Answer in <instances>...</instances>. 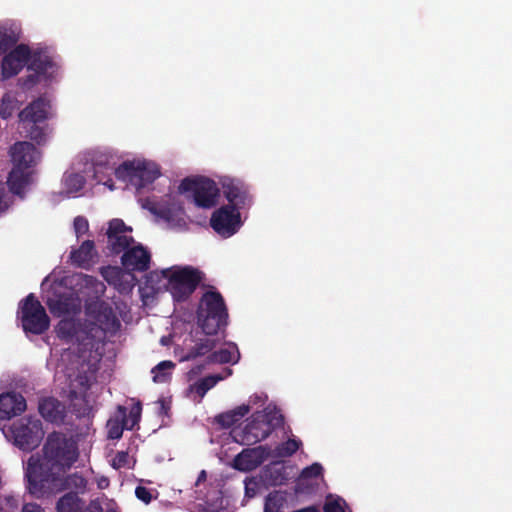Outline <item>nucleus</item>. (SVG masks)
<instances>
[{"instance_id":"f257e3e1","label":"nucleus","mask_w":512,"mask_h":512,"mask_svg":"<svg viewBox=\"0 0 512 512\" xmlns=\"http://www.w3.org/2000/svg\"><path fill=\"white\" fill-rule=\"evenodd\" d=\"M77 441L63 432L48 434L41 454L31 455L25 468L26 490L36 493L45 491L59 483L60 476L66 474L79 459Z\"/></svg>"},{"instance_id":"f03ea898","label":"nucleus","mask_w":512,"mask_h":512,"mask_svg":"<svg viewBox=\"0 0 512 512\" xmlns=\"http://www.w3.org/2000/svg\"><path fill=\"white\" fill-rule=\"evenodd\" d=\"M82 287L91 289L96 298L104 294L106 287L103 282L91 275L80 276ZM86 321L82 325V332L86 338L93 341H103L107 334L114 335L121 327L112 306L103 300H91L85 304Z\"/></svg>"},{"instance_id":"7ed1b4c3","label":"nucleus","mask_w":512,"mask_h":512,"mask_svg":"<svg viewBox=\"0 0 512 512\" xmlns=\"http://www.w3.org/2000/svg\"><path fill=\"white\" fill-rule=\"evenodd\" d=\"M10 155L13 168L9 173L7 184L13 194L24 198L25 188L31 182V168L36 164L38 151L32 143L19 141L10 148Z\"/></svg>"},{"instance_id":"20e7f679","label":"nucleus","mask_w":512,"mask_h":512,"mask_svg":"<svg viewBox=\"0 0 512 512\" xmlns=\"http://www.w3.org/2000/svg\"><path fill=\"white\" fill-rule=\"evenodd\" d=\"M197 323L206 335H216L228 325V309L217 290L206 291L197 308Z\"/></svg>"},{"instance_id":"39448f33","label":"nucleus","mask_w":512,"mask_h":512,"mask_svg":"<svg viewBox=\"0 0 512 512\" xmlns=\"http://www.w3.org/2000/svg\"><path fill=\"white\" fill-rule=\"evenodd\" d=\"M51 108L50 101L40 96L33 100L18 114L19 121L27 132V137L35 141L37 144L45 142V122L49 117Z\"/></svg>"},{"instance_id":"423d86ee","label":"nucleus","mask_w":512,"mask_h":512,"mask_svg":"<svg viewBox=\"0 0 512 512\" xmlns=\"http://www.w3.org/2000/svg\"><path fill=\"white\" fill-rule=\"evenodd\" d=\"M168 280V290L174 301L184 302L194 293L203 278V273L191 266L178 268L174 271L163 270Z\"/></svg>"},{"instance_id":"0eeeda50","label":"nucleus","mask_w":512,"mask_h":512,"mask_svg":"<svg viewBox=\"0 0 512 512\" xmlns=\"http://www.w3.org/2000/svg\"><path fill=\"white\" fill-rule=\"evenodd\" d=\"M18 316L26 333L41 335L48 330L49 316L45 308L33 293L27 295L19 304Z\"/></svg>"},{"instance_id":"6e6552de","label":"nucleus","mask_w":512,"mask_h":512,"mask_svg":"<svg viewBox=\"0 0 512 512\" xmlns=\"http://www.w3.org/2000/svg\"><path fill=\"white\" fill-rule=\"evenodd\" d=\"M115 176L119 180L128 181L140 190L153 183L160 176V170L153 163L125 161L117 167Z\"/></svg>"},{"instance_id":"1a4fd4ad","label":"nucleus","mask_w":512,"mask_h":512,"mask_svg":"<svg viewBox=\"0 0 512 512\" xmlns=\"http://www.w3.org/2000/svg\"><path fill=\"white\" fill-rule=\"evenodd\" d=\"M181 193L192 192L197 207L209 209L217 204L219 188L216 183L207 177L184 178L180 185Z\"/></svg>"},{"instance_id":"9d476101","label":"nucleus","mask_w":512,"mask_h":512,"mask_svg":"<svg viewBox=\"0 0 512 512\" xmlns=\"http://www.w3.org/2000/svg\"><path fill=\"white\" fill-rule=\"evenodd\" d=\"M14 444L23 451H32L40 444L44 432L39 419L24 417L10 428Z\"/></svg>"},{"instance_id":"9b49d317","label":"nucleus","mask_w":512,"mask_h":512,"mask_svg":"<svg viewBox=\"0 0 512 512\" xmlns=\"http://www.w3.org/2000/svg\"><path fill=\"white\" fill-rule=\"evenodd\" d=\"M210 226L221 237L233 236L242 226L239 209L230 205L221 206L212 213Z\"/></svg>"},{"instance_id":"f8f14e48","label":"nucleus","mask_w":512,"mask_h":512,"mask_svg":"<svg viewBox=\"0 0 512 512\" xmlns=\"http://www.w3.org/2000/svg\"><path fill=\"white\" fill-rule=\"evenodd\" d=\"M221 188L227 205L237 209L249 207L252 203L249 186L241 179L230 176H223L220 179Z\"/></svg>"},{"instance_id":"ddd939ff","label":"nucleus","mask_w":512,"mask_h":512,"mask_svg":"<svg viewBox=\"0 0 512 512\" xmlns=\"http://www.w3.org/2000/svg\"><path fill=\"white\" fill-rule=\"evenodd\" d=\"M87 483L86 478L77 472L68 475L62 474L60 476L59 483L55 486H51L48 489H45V491H40L38 493L34 490H28L27 492L38 499L67 489L75 490L74 493L78 495V493H84L86 491Z\"/></svg>"},{"instance_id":"4468645a","label":"nucleus","mask_w":512,"mask_h":512,"mask_svg":"<svg viewBox=\"0 0 512 512\" xmlns=\"http://www.w3.org/2000/svg\"><path fill=\"white\" fill-rule=\"evenodd\" d=\"M270 456V448L258 446L244 449L234 459V467L239 471H252L259 467Z\"/></svg>"},{"instance_id":"2eb2a0df","label":"nucleus","mask_w":512,"mask_h":512,"mask_svg":"<svg viewBox=\"0 0 512 512\" xmlns=\"http://www.w3.org/2000/svg\"><path fill=\"white\" fill-rule=\"evenodd\" d=\"M151 255L147 249L138 245L127 249L121 257L122 265L132 271L144 272L150 267Z\"/></svg>"},{"instance_id":"dca6fc26","label":"nucleus","mask_w":512,"mask_h":512,"mask_svg":"<svg viewBox=\"0 0 512 512\" xmlns=\"http://www.w3.org/2000/svg\"><path fill=\"white\" fill-rule=\"evenodd\" d=\"M26 400L18 393H3L0 395V419L9 420L26 410Z\"/></svg>"},{"instance_id":"f3484780","label":"nucleus","mask_w":512,"mask_h":512,"mask_svg":"<svg viewBox=\"0 0 512 512\" xmlns=\"http://www.w3.org/2000/svg\"><path fill=\"white\" fill-rule=\"evenodd\" d=\"M40 415L50 423L62 424L66 417V406L54 397H45L39 401Z\"/></svg>"},{"instance_id":"a211bd4d","label":"nucleus","mask_w":512,"mask_h":512,"mask_svg":"<svg viewBox=\"0 0 512 512\" xmlns=\"http://www.w3.org/2000/svg\"><path fill=\"white\" fill-rule=\"evenodd\" d=\"M47 306L55 316L75 314L79 311L78 300L70 294H59L49 298Z\"/></svg>"},{"instance_id":"6ab92c4d","label":"nucleus","mask_w":512,"mask_h":512,"mask_svg":"<svg viewBox=\"0 0 512 512\" xmlns=\"http://www.w3.org/2000/svg\"><path fill=\"white\" fill-rule=\"evenodd\" d=\"M95 254L94 242L92 240H86L78 249L71 251L70 259L73 265L88 269L91 266Z\"/></svg>"},{"instance_id":"aec40b11","label":"nucleus","mask_w":512,"mask_h":512,"mask_svg":"<svg viewBox=\"0 0 512 512\" xmlns=\"http://www.w3.org/2000/svg\"><path fill=\"white\" fill-rule=\"evenodd\" d=\"M261 419L264 423L265 431H262L256 439H266L275 430L284 425V416L279 410H270L265 413L261 412Z\"/></svg>"},{"instance_id":"412c9836","label":"nucleus","mask_w":512,"mask_h":512,"mask_svg":"<svg viewBox=\"0 0 512 512\" xmlns=\"http://www.w3.org/2000/svg\"><path fill=\"white\" fill-rule=\"evenodd\" d=\"M85 508V501L72 491L64 494L56 503L57 512H83Z\"/></svg>"},{"instance_id":"4be33fe9","label":"nucleus","mask_w":512,"mask_h":512,"mask_svg":"<svg viewBox=\"0 0 512 512\" xmlns=\"http://www.w3.org/2000/svg\"><path fill=\"white\" fill-rule=\"evenodd\" d=\"M53 65V61L49 55L42 50H35L30 56L28 70L43 76L48 73L49 69H51Z\"/></svg>"},{"instance_id":"5701e85b","label":"nucleus","mask_w":512,"mask_h":512,"mask_svg":"<svg viewBox=\"0 0 512 512\" xmlns=\"http://www.w3.org/2000/svg\"><path fill=\"white\" fill-rule=\"evenodd\" d=\"M113 165H110L108 161H96L93 164V177L97 183L103 184L108 187L110 190L114 189V182L112 180L111 173L115 174V170Z\"/></svg>"},{"instance_id":"b1692460","label":"nucleus","mask_w":512,"mask_h":512,"mask_svg":"<svg viewBox=\"0 0 512 512\" xmlns=\"http://www.w3.org/2000/svg\"><path fill=\"white\" fill-rule=\"evenodd\" d=\"M239 359H240V353L235 344L229 346L228 348H223L218 351H214L207 357V360L209 363H220V364H226V363L235 364L239 361Z\"/></svg>"},{"instance_id":"393cba45","label":"nucleus","mask_w":512,"mask_h":512,"mask_svg":"<svg viewBox=\"0 0 512 512\" xmlns=\"http://www.w3.org/2000/svg\"><path fill=\"white\" fill-rule=\"evenodd\" d=\"M262 431H265V429L264 423L261 419V412H255L243 430L244 437L247 442L256 443L263 440L256 439V436H258Z\"/></svg>"},{"instance_id":"a878e982","label":"nucleus","mask_w":512,"mask_h":512,"mask_svg":"<svg viewBox=\"0 0 512 512\" xmlns=\"http://www.w3.org/2000/svg\"><path fill=\"white\" fill-rule=\"evenodd\" d=\"M19 32L12 26L0 25V54L7 52L19 40Z\"/></svg>"},{"instance_id":"bb28decb","label":"nucleus","mask_w":512,"mask_h":512,"mask_svg":"<svg viewBox=\"0 0 512 512\" xmlns=\"http://www.w3.org/2000/svg\"><path fill=\"white\" fill-rule=\"evenodd\" d=\"M141 410V404L137 403L131 408L129 414L127 415L126 408L123 406H118V414L122 422H124L126 430H132L136 425H138L141 418Z\"/></svg>"},{"instance_id":"cd10ccee","label":"nucleus","mask_w":512,"mask_h":512,"mask_svg":"<svg viewBox=\"0 0 512 512\" xmlns=\"http://www.w3.org/2000/svg\"><path fill=\"white\" fill-rule=\"evenodd\" d=\"M216 346V342L211 339H204L192 347L182 358L181 361H189L197 357L204 356L211 352Z\"/></svg>"},{"instance_id":"c85d7f7f","label":"nucleus","mask_w":512,"mask_h":512,"mask_svg":"<svg viewBox=\"0 0 512 512\" xmlns=\"http://www.w3.org/2000/svg\"><path fill=\"white\" fill-rule=\"evenodd\" d=\"M223 379V376L220 374L206 376L197 381L191 387V390H193L199 397L202 398L211 388H213L219 381Z\"/></svg>"},{"instance_id":"c756f323","label":"nucleus","mask_w":512,"mask_h":512,"mask_svg":"<svg viewBox=\"0 0 512 512\" xmlns=\"http://www.w3.org/2000/svg\"><path fill=\"white\" fill-rule=\"evenodd\" d=\"M56 333L60 339L72 340L77 337L78 325L73 320H61L56 326Z\"/></svg>"},{"instance_id":"7c9ffc66","label":"nucleus","mask_w":512,"mask_h":512,"mask_svg":"<svg viewBox=\"0 0 512 512\" xmlns=\"http://www.w3.org/2000/svg\"><path fill=\"white\" fill-rule=\"evenodd\" d=\"M175 367V363L170 360L161 361L153 369V381L155 383H164L171 378V370Z\"/></svg>"},{"instance_id":"2f4dec72","label":"nucleus","mask_w":512,"mask_h":512,"mask_svg":"<svg viewBox=\"0 0 512 512\" xmlns=\"http://www.w3.org/2000/svg\"><path fill=\"white\" fill-rule=\"evenodd\" d=\"M132 242H134V239L131 236L115 235L108 238V248L113 254H120L123 251L125 252Z\"/></svg>"},{"instance_id":"473e14b6","label":"nucleus","mask_w":512,"mask_h":512,"mask_svg":"<svg viewBox=\"0 0 512 512\" xmlns=\"http://www.w3.org/2000/svg\"><path fill=\"white\" fill-rule=\"evenodd\" d=\"M285 502V497L279 491L270 492L265 499L264 512H283Z\"/></svg>"},{"instance_id":"72a5a7b5","label":"nucleus","mask_w":512,"mask_h":512,"mask_svg":"<svg viewBox=\"0 0 512 512\" xmlns=\"http://www.w3.org/2000/svg\"><path fill=\"white\" fill-rule=\"evenodd\" d=\"M24 66L25 65L15 59L10 58V60L7 61V56L5 55L1 65L2 76L4 78H11L17 75Z\"/></svg>"},{"instance_id":"f704fd0d","label":"nucleus","mask_w":512,"mask_h":512,"mask_svg":"<svg viewBox=\"0 0 512 512\" xmlns=\"http://www.w3.org/2000/svg\"><path fill=\"white\" fill-rule=\"evenodd\" d=\"M302 445L301 440L295 438H289L287 441L281 443L277 448V455L280 457H291L295 454L300 446Z\"/></svg>"},{"instance_id":"c9c22d12","label":"nucleus","mask_w":512,"mask_h":512,"mask_svg":"<svg viewBox=\"0 0 512 512\" xmlns=\"http://www.w3.org/2000/svg\"><path fill=\"white\" fill-rule=\"evenodd\" d=\"M32 52L30 48L25 44L17 45L13 50H11L6 56L7 61L11 59L18 60L23 65L28 64L30 56Z\"/></svg>"},{"instance_id":"e433bc0d","label":"nucleus","mask_w":512,"mask_h":512,"mask_svg":"<svg viewBox=\"0 0 512 512\" xmlns=\"http://www.w3.org/2000/svg\"><path fill=\"white\" fill-rule=\"evenodd\" d=\"M108 438L112 440L120 439L123 431L126 429L124 422L118 416L116 419H110L107 422Z\"/></svg>"},{"instance_id":"4c0bfd02","label":"nucleus","mask_w":512,"mask_h":512,"mask_svg":"<svg viewBox=\"0 0 512 512\" xmlns=\"http://www.w3.org/2000/svg\"><path fill=\"white\" fill-rule=\"evenodd\" d=\"M17 100L6 94L3 96L1 105H0V117L3 119H8L11 117L16 109Z\"/></svg>"},{"instance_id":"58836bf2","label":"nucleus","mask_w":512,"mask_h":512,"mask_svg":"<svg viewBox=\"0 0 512 512\" xmlns=\"http://www.w3.org/2000/svg\"><path fill=\"white\" fill-rule=\"evenodd\" d=\"M131 230H132L131 228H129L125 225L123 220L115 218L109 222V227H108L106 234H107V238H111V236L113 237L115 235H122L126 231H131Z\"/></svg>"},{"instance_id":"ea45409f","label":"nucleus","mask_w":512,"mask_h":512,"mask_svg":"<svg viewBox=\"0 0 512 512\" xmlns=\"http://www.w3.org/2000/svg\"><path fill=\"white\" fill-rule=\"evenodd\" d=\"M130 456L126 451H118L112 459V467L115 469L129 468Z\"/></svg>"},{"instance_id":"a19ab883","label":"nucleus","mask_w":512,"mask_h":512,"mask_svg":"<svg viewBox=\"0 0 512 512\" xmlns=\"http://www.w3.org/2000/svg\"><path fill=\"white\" fill-rule=\"evenodd\" d=\"M322 472H323V467L321 464L319 463H313L311 464L310 466L308 467H305L302 472H301V475L300 477L302 479H313V478H318L319 476L322 475Z\"/></svg>"},{"instance_id":"79ce46f5","label":"nucleus","mask_w":512,"mask_h":512,"mask_svg":"<svg viewBox=\"0 0 512 512\" xmlns=\"http://www.w3.org/2000/svg\"><path fill=\"white\" fill-rule=\"evenodd\" d=\"M216 421L224 428H230L238 422L232 410L219 414Z\"/></svg>"},{"instance_id":"37998d69","label":"nucleus","mask_w":512,"mask_h":512,"mask_svg":"<svg viewBox=\"0 0 512 512\" xmlns=\"http://www.w3.org/2000/svg\"><path fill=\"white\" fill-rule=\"evenodd\" d=\"M73 224H74V230H75V233H76L77 237L87 233L88 230H89L88 220L85 217H83V216H77L74 219V223Z\"/></svg>"},{"instance_id":"c03bdc74","label":"nucleus","mask_w":512,"mask_h":512,"mask_svg":"<svg viewBox=\"0 0 512 512\" xmlns=\"http://www.w3.org/2000/svg\"><path fill=\"white\" fill-rule=\"evenodd\" d=\"M41 74L33 72L26 77L20 78L19 82L23 89H30L40 81Z\"/></svg>"},{"instance_id":"a18cd8bd","label":"nucleus","mask_w":512,"mask_h":512,"mask_svg":"<svg viewBox=\"0 0 512 512\" xmlns=\"http://www.w3.org/2000/svg\"><path fill=\"white\" fill-rule=\"evenodd\" d=\"M67 184L74 188L75 191L80 190L84 185V179L79 174H71L66 179Z\"/></svg>"},{"instance_id":"49530a36","label":"nucleus","mask_w":512,"mask_h":512,"mask_svg":"<svg viewBox=\"0 0 512 512\" xmlns=\"http://www.w3.org/2000/svg\"><path fill=\"white\" fill-rule=\"evenodd\" d=\"M135 495L139 500L143 501L146 504H148L152 499V495H151L150 491L146 487H143V486H138L136 488Z\"/></svg>"},{"instance_id":"de8ad7c7","label":"nucleus","mask_w":512,"mask_h":512,"mask_svg":"<svg viewBox=\"0 0 512 512\" xmlns=\"http://www.w3.org/2000/svg\"><path fill=\"white\" fill-rule=\"evenodd\" d=\"M9 205L5 186L0 182V214L4 213L9 208Z\"/></svg>"},{"instance_id":"09e8293b","label":"nucleus","mask_w":512,"mask_h":512,"mask_svg":"<svg viewBox=\"0 0 512 512\" xmlns=\"http://www.w3.org/2000/svg\"><path fill=\"white\" fill-rule=\"evenodd\" d=\"M235 418L240 421L244 416H246L250 412V406L247 404H242L235 409L232 410Z\"/></svg>"},{"instance_id":"8fccbe9b","label":"nucleus","mask_w":512,"mask_h":512,"mask_svg":"<svg viewBox=\"0 0 512 512\" xmlns=\"http://www.w3.org/2000/svg\"><path fill=\"white\" fill-rule=\"evenodd\" d=\"M324 512H345L339 501H331L324 505Z\"/></svg>"},{"instance_id":"3c124183","label":"nucleus","mask_w":512,"mask_h":512,"mask_svg":"<svg viewBox=\"0 0 512 512\" xmlns=\"http://www.w3.org/2000/svg\"><path fill=\"white\" fill-rule=\"evenodd\" d=\"M83 512H103V508L98 501L92 500L83 510Z\"/></svg>"},{"instance_id":"603ef678","label":"nucleus","mask_w":512,"mask_h":512,"mask_svg":"<svg viewBox=\"0 0 512 512\" xmlns=\"http://www.w3.org/2000/svg\"><path fill=\"white\" fill-rule=\"evenodd\" d=\"M22 512H45L44 509L36 503H26L22 508Z\"/></svg>"},{"instance_id":"864d4df0","label":"nucleus","mask_w":512,"mask_h":512,"mask_svg":"<svg viewBox=\"0 0 512 512\" xmlns=\"http://www.w3.org/2000/svg\"><path fill=\"white\" fill-rule=\"evenodd\" d=\"M206 479H207L206 471L205 470H201L200 473L198 474V477H197L195 485L199 486L202 482L206 481Z\"/></svg>"},{"instance_id":"5fc2aeb1","label":"nucleus","mask_w":512,"mask_h":512,"mask_svg":"<svg viewBox=\"0 0 512 512\" xmlns=\"http://www.w3.org/2000/svg\"><path fill=\"white\" fill-rule=\"evenodd\" d=\"M201 369H202V366H197V367L191 369L190 373L197 374L201 371Z\"/></svg>"},{"instance_id":"6e6d98bb","label":"nucleus","mask_w":512,"mask_h":512,"mask_svg":"<svg viewBox=\"0 0 512 512\" xmlns=\"http://www.w3.org/2000/svg\"><path fill=\"white\" fill-rule=\"evenodd\" d=\"M161 409L164 411L165 414L167 413L168 408L165 406V403L163 401H161Z\"/></svg>"},{"instance_id":"4d7b16f0","label":"nucleus","mask_w":512,"mask_h":512,"mask_svg":"<svg viewBox=\"0 0 512 512\" xmlns=\"http://www.w3.org/2000/svg\"><path fill=\"white\" fill-rule=\"evenodd\" d=\"M106 512H117V511H115V510H113V509H109V510H107Z\"/></svg>"},{"instance_id":"13d9d810","label":"nucleus","mask_w":512,"mask_h":512,"mask_svg":"<svg viewBox=\"0 0 512 512\" xmlns=\"http://www.w3.org/2000/svg\"><path fill=\"white\" fill-rule=\"evenodd\" d=\"M259 399H260V398H259L258 396H256V397H255V402H256V401H259Z\"/></svg>"}]
</instances>
